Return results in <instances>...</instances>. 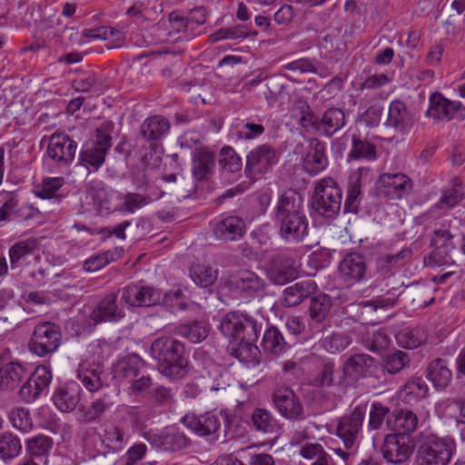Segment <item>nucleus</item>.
<instances>
[{"label":"nucleus","instance_id":"1","mask_svg":"<svg viewBox=\"0 0 465 465\" xmlns=\"http://www.w3.org/2000/svg\"><path fill=\"white\" fill-rule=\"evenodd\" d=\"M150 353L158 362L159 371L163 376L177 380L186 375L188 361L180 341L168 336L160 337L152 343Z\"/></svg>","mask_w":465,"mask_h":465},{"label":"nucleus","instance_id":"2","mask_svg":"<svg viewBox=\"0 0 465 465\" xmlns=\"http://www.w3.org/2000/svg\"><path fill=\"white\" fill-rule=\"evenodd\" d=\"M341 190L331 177H324L314 183L312 207L321 216L335 217L341 206Z\"/></svg>","mask_w":465,"mask_h":465},{"label":"nucleus","instance_id":"3","mask_svg":"<svg viewBox=\"0 0 465 465\" xmlns=\"http://www.w3.org/2000/svg\"><path fill=\"white\" fill-rule=\"evenodd\" d=\"M262 323L247 314L230 312L225 314L219 329L230 344L244 339L257 340L262 331Z\"/></svg>","mask_w":465,"mask_h":465},{"label":"nucleus","instance_id":"4","mask_svg":"<svg viewBox=\"0 0 465 465\" xmlns=\"http://www.w3.org/2000/svg\"><path fill=\"white\" fill-rule=\"evenodd\" d=\"M455 450L454 442L429 435L418 448L416 465H448Z\"/></svg>","mask_w":465,"mask_h":465},{"label":"nucleus","instance_id":"5","mask_svg":"<svg viewBox=\"0 0 465 465\" xmlns=\"http://www.w3.org/2000/svg\"><path fill=\"white\" fill-rule=\"evenodd\" d=\"M181 291L177 290L170 293H163L160 290L143 283H135L125 286L121 291V299L129 307L153 306L163 300L178 299Z\"/></svg>","mask_w":465,"mask_h":465},{"label":"nucleus","instance_id":"6","mask_svg":"<svg viewBox=\"0 0 465 465\" xmlns=\"http://www.w3.org/2000/svg\"><path fill=\"white\" fill-rule=\"evenodd\" d=\"M62 333L60 327L51 322L36 324L28 342L29 351L39 356L54 353L61 344Z\"/></svg>","mask_w":465,"mask_h":465},{"label":"nucleus","instance_id":"7","mask_svg":"<svg viewBox=\"0 0 465 465\" xmlns=\"http://www.w3.org/2000/svg\"><path fill=\"white\" fill-rule=\"evenodd\" d=\"M111 146V136L102 127L96 129V139L83 145L79 159L88 169L97 171L105 160L107 151Z\"/></svg>","mask_w":465,"mask_h":465},{"label":"nucleus","instance_id":"8","mask_svg":"<svg viewBox=\"0 0 465 465\" xmlns=\"http://www.w3.org/2000/svg\"><path fill=\"white\" fill-rule=\"evenodd\" d=\"M376 268L383 275L391 272L395 266L411 259L412 251L410 247H399L396 242H384L376 246Z\"/></svg>","mask_w":465,"mask_h":465},{"label":"nucleus","instance_id":"9","mask_svg":"<svg viewBox=\"0 0 465 465\" xmlns=\"http://www.w3.org/2000/svg\"><path fill=\"white\" fill-rule=\"evenodd\" d=\"M367 404L357 405L351 413L342 417L336 426V435L347 449L352 448L359 438L367 412Z\"/></svg>","mask_w":465,"mask_h":465},{"label":"nucleus","instance_id":"10","mask_svg":"<svg viewBox=\"0 0 465 465\" xmlns=\"http://www.w3.org/2000/svg\"><path fill=\"white\" fill-rule=\"evenodd\" d=\"M52 378L49 365H38L20 389L22 400L28 403L35 401L40 395L47 391Z\"/></svg>","mask_w":465,"mask_h":465},{"label":"nucleus","instance_id":"11","mask_svg":"<svg viewBox=\"0 0 465 465\" xmlns=\"http://www.w3.org/2000/svg\"><path fill=\"white\" fill-rule=\"evenodd\" d=\"M453 239L454 235L444 225L433 231L430 237V244L434 249L430 259L436 265L441 266L453 262L451 256V252L455 250Z\"/></svg>","mask_w":465,"mask_h":465},{"label":"nucleus","instance_id":"12","mask_svg":"<svg viewBox=\"0 0 465 465\" xmlns=\"http://www.w3.org/2000/svg\"><path fill=\"white\" fill-rule=\"evenodd\" d=\"M413 451V445L407 435L402 433L389 434L385 437L381 452L384 459L391 463L406 461Z\"/></svg>","mask_w":465,"mask_h":465},{"label":"nucleus","instance_id":"13","mask_svg":"<svg viewBox=\"0 0 465 465\" xmlns=\"http://www.w3.org/2000/svg\"><path fill=\"white\" fill-rule=\"evenodd\" d=\"M379 192L390 199H401L412 190L411 180L402 173L380 175L378 179Z\"/></svg>","mask_w":465,"mask_h":465},{"label":"nucleus","instance_id":"14","mask_svg":"<svg viewBox=\"0 0 465 465\" xmlns=\"http://www.w3.org/2000/svg\"><path fill=\"white\" fill-rule=\"evenodd\" d=\"M77 144L64 134L50 136L46 155L54 163L64 165L71 163L75 155Z\"/></svg>","mask_w":465,"mask_h":465},{"label":"nucleus","instance_id":"15","mask_svg":"<svg viewBox=\"0 0 465 465\" xmlns=\"http://www.w3.org/2000/svg\"><path fill=\"white\" fill-rule=\"evenodd\" d=\"M181 420L186 428L201 437L211 436L214 438L221 427L220 419L213 412H206L203 415L189 413L183 417Z\"/></svg>","mask_w":465,"mask_h":465},{"label":"nucleus","instance_id":"16","mask_svg":"<svg viewBox=\"0 0 465 465\" xmlns=\"http://www.w3.org/2000/svg\"><path fill=\"white\" fill-rule=\"evenodd\" d=\"M145 362L137 354H129L119 359L113 366L112 374L114 381L121 385L129 382L140 375Z\"/></svg>","mask_w":465,"mask_h":465},{"label":"nucleus","instance_id":"17","mask_svg":"<svg viewBox=\"0 0 465 465\" xmlns=\"http://www.w3.org/2000/svg\"><path fill=\"white\" fill-rule=\"evenodd\" d=\"M151 442L164 451L175 452L182 450L190 444L189 438L179 428L170 426L153 434Z\"/></svg>","mask_w":465,"mask_h":465},{"label":"nucleus","instance_id":"18","mask_svg":"<svg viewBox=\"0 0 465 465\" xmlns=\"http://www.w3.org/2000/svg\"><path fill=\"white\" fill-rule=\"evenodd\" d=\"M366 270L365 258L358 252L347 254L339 264L340 277L348 284L361 281L365 276Z\"/></svg>","mask_w":465,"mask_h":465},{"label":"nucleus","instance_id":"19","mask_svg":"<svg viewBox=\"0 0 465 465\" xmlns=\"http://www.w3.org/2000/svg\"><path fill=\"white\" fill-rule=\"evenodd\" d=\"M94 323L118 322L124 317V311L117 305V294L105 295L89 315Z\"/></svg>","mask_w":465,"mask_h":465},{"label":"nucleus","instance_id":"20","mask_svg":"<svg viewBox=\"0 0 465 465\" xmlns=\"http://www.w3.org/2000/svg\"><path fill=\"white\" fill-rule=\"evenodd\" d=\"M277 162L275 151L271 146L262 144L252 150L247 155L246 171L261 173L266 172Z\"/></svg>","mask_w":465,"mask_h":465},{"label":"nucleus","instance_id":"21","mask_svg":"<svg viewBox=\"0 0 465 465\" xmlns=\"http://www.w3.org/2000/svg\"><path fill=\"white\" fill-rule=\"evenodd\" d=\"M412 124V115L408 111L405 104L400 100L392 101L389 106L385 125L401 134H407L411 129Z\"/></svg>","mask_w":465,"mask_h":465},{"label":"nucleus","instance_id":"22","mask_svg":"<svg viewBox=\"0 0 465 465\" xmlns=\"http://www.w3.org/2000/svg\"><path fill=\"white\" fill-rule=\"evenodd\" d=\"M215 237L224 241H237L245 232V223L238 216H227L213 223Z\"/></svg>","mask_w":465,"mask_h":465},{"label":"nucleus","instance_id":"23","mask_svg":"<svg viewBox=\"0 0 465 465\" xmlns=\"http://www.w3.org/2000/svg\"><path fill=\"white\" fill-rule=\"evenodd\" d=\"M81 389L74 381L65 383L59 387L53 395V401L55 407L63 412L74 411L80 401Z\"/></svg>","mask_w":465,"mask_h":465},{"label":"nucleus","instance_id":"24","mask_svg":"<svg viewBox=\"0 0 465 465\" xmlns=\"http://www.w3.org/2000/svg\"><path fill=\"white\" fill-rule=\"evenodd\" d=\"M328 165L325 148L318 139L310 142V151L302 162V167L310 175H317Z\"/></svg>","mask_w":465,"mask_h":465},{"label":"nucleus","instance_id":"25","mask_svg":"<svg viewBox=\"0 0 465 465\" xmlns=\"http://www.w3.org/2000/svg\"><path fill=\"white\" fill-rule=\"evenodd\" d=\"M460 109V103L446 99L440 94H433L430 97L427 114L436 120H450Z\"/></svg>","mask_w":465,"mask_h":465},{"label":"nucleus","instance_id":"26","mask_svg":"<svg viewBox=\"0 0 465 465\" xmlns=\"http://www.w3.org/2000/svg\"><path fill=\"white\" fill-rule=\"evenodd\" d=\"M215 158L213 153L199 149L193 155L192 173L197 181L208 180L213 173Z\"/></svg>","mask_w":465,"mask_h":465},{"label":"nucleus","instance_id":"27","mask_svg":"<svg viewBox=\"0 0 465 465\" xmlns=\"http://www.w3.org/2000/svg\"><path fill=\"white\" fill-rule=\"evenodd\" d=\"M373 364V359L365 353L354 354L343 363L342 371L351 380H359L367 375Z\"/></svg>","mask_w":465,"mask_h":465},{"label":"nucleus","instance_id":"28","mask_svg":"<svg viewBox=\"0 0 465 465\" xmlns=\"http://www.w3.org/2000/svg\"><path fill=\"white\" fill-rule=\"evenodd\" d=\"M84 35L91 40H105L109 48H119L125 43L124 32L109 26L85 29Z\"/></svg>","mask_w":465,"mask_h":465},{"label":"nucleus","instance_id":"29","mask_svg":"<svg viewBox=\"0 0 465 465\" xmlns=\"http://www.w3.org/2000/svg\"><path fill=\"white\" fill-rule=\"evenodd\" d=\"M35 248L36 241L35 239L19 241L11 246L8 252L11 269L16 270L25 266Z\"/></svg>","mask_w":465,"mask_h":465},{"label":"nucleus","instance_id":"30","mask_svg":"<svg viewBox=\"0 0 465 465\" xmlns=\"http://www.w3.org/2000/svg\"><path fill=\"white\" fill-rule=\"evenodd\" d=\"M117 414L124 423L135 430L142 429L150 417L148 408L143 406L121 405L117 408Z\"/></svg>","mask_w":465,"mask_h":465},{"label":"nucleus","instance_id":"31","mask_svg":"<svg viewBox=\"0 0 465 465\" xmlns=\"http://www.w3.org/2000/svg\"><path fill=\"white\" fill-rule=\"evenodd\" d=\"M256 341L244 339L230 344L231 354L240 361L255 366L259 363L258 357L260 354L258 347L254 344Z\"/></svg>","mask_w":465,"mask_h":465},{"label":"nucleus","instance_id":"32","mask_svg":"<svg viewBox=\"0 0 465 465\" xmlns=\"http://www.w3.org/2000/svg\"><path fill=\"white\" fill-rule=\"evenodd\" d=\"M428 379L436 388H446L451 381L452 372L442 359H435L428 366Z\"/></svg>","mask_w":465,"mask_h":465},{"label":"nucleus","instance_id":"33","mask_svg":"<svg viewBox=\"0 0 465 465\" xmlns=\"http://www.w3.org/2000/svg\"><path fill=\"white\" fill-rule=\"evenodd\" d=\"M101 440L109 450L120 451L127 444L129 437L122 428L111 424L104 427Z\"/></svg>","mask_w":465,"mask_h":465},{"label":"nucleus","instance_id":"34","mask_svg":"<svg viewBox=\"0 0 465 465\" xmlns=\"http://www.w3.org/2000/svg\"><path fill=\"white\" fill-rule=\"evenodd\" d=\"M292 448H294L292 450V462L294 463H302V459L306 460H312L313 459L319 460V457L321 458L327 454L323 447L316 442H292Z\"/></svg>","mask_w":465,"mask_h":465},{"label":"nucleus","instance_id":"35","mask_svg":"<svg viewBox=\"0 0 465 465\" xmlns=\"http://www.w3.org/2000/svg\"><path fill=\"white\" fill-rule=\"evenodd\" d=\"M429 387L420 377L411 378L401 391V398L409 404L418 401L427 396Z\"/></svg>","mask_w":465,"mask_h":465},{"label":"nucleus","instance_id":"36","mask_svg":"<svg viewBox=\"0 0 465 465\" xmlns=\"http://www.w3.org/2000/svg\"><path fill=\"white\" fill-rule=\"evenodd\" d=\"M168 120L160 115L146 118L141 125V133L146 139L157 140L168 132Z\"/></svg>","mask_w":465,"mask_h":465},{"label":"nucleus","instance_id":"37","mask_svg":"<svg viewBox=\"0 0 465 465\" xmlns=\"http://www.w3.org/2000/svg\"><path fill=\"white\" fill-rule=\"evenodd\" d=\"M25 376L24 367L15 362H10L0 369V388L12 390L15 388Z\"/></svg>","mask_w":465,"mask_h":465},{"label":"nucleus","instance_id":"38","mask_svg":"<svg viewBox=\"0 0 465 465\" xmlns=\"http://www.w3.org/2000/svg\"><path fill=\"white\" fill-rule=\"evenodd\" d=\"M232 284L240 292H253L263 288V281L251 271H242L232 280Z\"/></svg>","mask_w":465,"mask_h":465},{"label":"nucleus","instance_id":"39","mask_svg":"<svg viewBox=\"0 0 465 465\" xmlns=\"http://www.w3.org/2000/svg\"><path fill=\"white\" fill-rule=\"evenodd\" d=\"M361 193V175L359 172L351 174L349 178V186L347 196L344 202V211L346 213H357L359 207V197Z\"/></svg>","mask_w":465,"mask_h":465},{"label":"nucleus","instance_id":"40","mask_svg":"<svg viewBox=\"0 0 465 465\" xmlns=\"http://www.w3.org/2000/svg\"><path fill=\"white\" fill-rule=\"evenodd\" d=\"M190 277L196 285L207 288L217 281L218 270L210 265L197 263L190 269Z\"/></svg>","mask_w":465,"mask_h":465},{"label":"nucleus","instance_id":"41","mask_svg":"<svg viewBox=\"0 0 465 465\" xmlns=\"http://www.w3.org/2000/svg\"><path fill=\"white\" fill-rule=\"evenodd\" d=\"M291 200L287 193H283L276 210L275 221L280 227L281 234L284 239L291 235Z\"/></svg>","mask_w":465,"mask_h":465},{"label":"nucleus","instance_id":"42","mask_svg":"<svg viewBox=\"0 0 465 465\" xmlns=\"http://www.w3.org/2000/svg\"><path fill=\"white\" fill-rule=\"evenodd\" d=\"M270 280L278 285L289 282L291 278V262L288 257H277L268 271Z\"/></svg>","mask_w":465,"mask_h":465},{"label":"nucleus","instance_id":"43","mask_svg":"<svg viewBox=\"0 0 465 465\" xmlns=\"http://www.w3.org/2000/svg\"><path fill=\"white\" fill-rule=\"evenodd\" d=\"M209 333V325L205 322H194L190 324H181L176 328V334L197 343L203 341Z\"/></svg>","mask_w":465,"mask_h":465},{"label":"nucleus","instance_id":"44","mask_svg":"<svg viewBox=\"0 0 465 465\" xmlns=\"http://www.w3.org/2000/svg\"><path fill=\"white\" fill-rule=\"evenodd\" d=\"M298 196V210L292 213V242H302L308 236V221L300 209L303 203V196L301 193L294 192Z\"/></svg>","mask_w":465,"mask_h":465},{"label":"nucleus","instance_id":"45","mask_svg":"<svg viewBox=\"0 0 465 465\" xmlns=\"http://www.w3.org/2000/svg\"><path fill=\"white\" fill-rule=\"evenodd\" d=\"M345 124L344 112L339 108L328 109L322 118V126L326 135L331 136Z\"/></svg>","mask_w":465,"mask_h":465},{"label":"nucleus","instance_id":"46","mask_svg":"<svg viewBox=\"0 0 465 465\" xmlns=\"http://www.w3.org/2000/svg\"><path fill=\"white\" fill-rule=\"evenodd\" d=\"M119 257L120 252L117 250L94 253L84 262L83 268L85 272H94L103 269L111 262L116 261Z\"/></svg>","mask_w":465,"mask_h":465},{"label":"nucleus","instance_id":"47","mask_svg":"<svg viewBox=\"0 0 465 465\" xmlns=\"http://www.w3.org/2000/svg\"><path fill=\"white\" fill-rule=\"evenodd\" d=\"M25 445L26 450L31 456L46 459L53 448V440L48 436L39 434L27 439Z\"/></svg>","mask_w":465,"mask_h":465},{"label":"nucleus","instance_id":"48","mask_svg":"<svg viewBox=\"0 0 465 465\" xmlns=\"http://www.w3.org/2000/svg\"><path fill=\"white\" fill-rule=\"evenodd\" d=\"M101 371L99 367H87L80 365L77 371V378L83 386L91 392L97 391L102 388L103 382L100 377Z\"/></svg>","mask_w":465,"mask_h":465},{"label":"nucleus","instance_id":"49","mask_svg":"<svg viewBox=\"0 0 465 465\" xmlns=\"http://www.w3.org/2000/svg\"><path fill=\"white\" fill-rule=\"evenodd\" d=\"M262 347L266 352L280 355L285 351L286 342L278 329L272 327L265 331Z\"/></svg>","mask_w":465,"mask_h":465},{"label":"nucleus","instance_id":"50","mask_svg":"<svg viewBox=\"0 0 465 465\" xmlns=\"http://www.w3.org/2000/svg\"><path fill=\"white\" fill-rule=\"evenodd\" d=\"M220 165L223 174L232 175H239L242 166L240 156L231 147L222 149Z\"/></svg>","mask_w":465,"mask_h":465},{"label":"nucleus","instance_id":"51","mask_svg":"<svg viewBox=\"0 0 465 465\" xmlns=\"http://www.w3.org/2000/svg\"><path fill=\"white\" fill-rule=\"evenodd\" d=\"M22 450L20 440L10 432L0 434V458L2 460H13L17 457Z\"/></svg>","mask_w":465,"mask_h":465},{"label":"nucleus","instance_id":"52","mask_svg":"<svg viewBox=\"0 0 465 465\" xmlns=\"http://www.w3.org/2000/svg\"><path fill=\"white\" fill-rule=\"evenodd\" d=\"M64 181L62 177L45 178L42 183L35 186V193L42 199H52L60 196V189Z\"/></svg>","mask_w":465,"mask_h":465},{"label":"nucleus","instance_id":"53","mask_svg":"<svg viewBox=\"0 0 465 465\" xmlns=\"http://www.w3.org/2000/svg\"><path fill=\"white\" fill-rule=\"evenodd\" d=\"M418 427L417 415L409 410H400L395 415L394 430L397 433L407 435Z\"/></svg>","mask_w":465,"mask_h":465},{"label":"nucleus","instance_id":"54","mask_svg":"<svg viewBox=\"0 0 465 465\" xmlns=\"http://www.w3.org/2000/svg\"><path fill=\"white\" fill-rule=\"evenodd\" d=\"M169 35L173 40H189L193 38V35H190L188 24L184 16L172 13L169 17Z\"/></svg>","mask_w":465,"mask_h":465},{"label":"nucleus","instance_id":"55","mask_svg":"<svg viewBox=\"0 0 465 465\" xmlns=\"http://www.w3.org/2000/svg\"><path fill=\"white\" fill-rule=\"evenodd\" d=\"M331 306V299L327 295H319L311 299L310 316L317 322L324 320Z\"/></svg>","mask_w":465,"mask_h":465},{"label":"nucleus","instance_id":"56","mask_svg":"<svg viewBox=\"0 0 465 465\" xmlns=\"http://www.w3.org/2000/svg\"><path fill=\"white\" fill-rule=\"evenodd\" d=\"M352 341V339L344 332H333L322 340V347L331 353L343 351Z\"/></svg>","mask_w":465,"mask_h":465},{"label":"nucleus","instance_id":"57","mask_svg":"<svg viewBox=\"0 0 465 465\" xmlns=\"http://www.w3.org/2000/svg\"><path fill=\"white\" fill-rule=\"evenodd\" d=\"M349 157L351 159L364 158L368 160H375L376 150L374 145L371 143L353 136L352 147L350 151Z\"/></svg>","mask_w":465,"mask_h":465},{"label":"nucleus","instance_id":"58","mask_svg":"<svg viewBox=\"0 0 465 465\" xmlns=\"http://www.w3.org/2000/svg\"><path fill=\"white\" fill-rule=\"evenodd\" d=\"M273 404L277 411L285 418H291V389L278 387L273 393Z\"/></svg>","mask_w":465,"mask_h":465},{"label":"nucleus","instance_id":"59","mask_svg":"<svg viewBox=\"0 0 465 465\" xmlns=\"http://www.w3.org/2000/svg\"><path fill=\"white\" fill-rule=\"evenodd\" d=\"M12 425L24 433L29 432L33 428V421L29 411L25 409H15L9 414Z\"/></svg>","mask_w":465,"mask_h":465},{"label":"nucleus","instance_id":"60","mask_svg":"<svg viewBox=\"0 0 465 465\" xmlns=\"http://www.w3.org/2000/svg\"><path fill=\"white\" fill-rule=\"evenodd\" d=\"M390 409L381 402H373L369 411L368 429L378 430L381 428L385 417L389 414Z\"/></svg>","mask_w":465,"mask_h":465},{"label":"nucleus","instance_id":"61","mask_svg":"<svg viewBox=\"0 0 465 465\" xmlns=\"http://www.w3.org/2000/svg\"><path fill=\"white\" fill-rule=\"evenodd\" d=\"M292 111L296 117L299 116V124L305 132H309L310 130H313L315 128L317 119L312 114L309 105L306 103L299 102Z\"/></svg>","mask_w":465,"mask_h":465},{"label":"nucleus","instance_id":"62","mask_svg":"<svg viewBox=\"0 0 465 465\" xmlns=\"http://www.w3.org/2000/svg\"><path fill=\"white\" fill-rule=\"evenodd\" d=\"M253 427L262 432H271L274 428V420L272 414L263 409H256L252 415Z\"/></svg>","mask_w":465,"mask_h":465},{"label":"nucleus","instance_id":"63","mask_svg":"<svg viewBox=\"0 0 465 465\" xmlns=\"http://www.w3.org/2000/svg\"><path fill=\"white\" fill-rule=\"evenodd\" d=\"M206 17L207 11L204 7H196L191 10L188 16L185 17L190 35H193V37H195L202 33L200 26L205 24Z\"/></svg>","mask_w":465,"mask_h":465},{"label":"nucleus","instance_id":"64","mask_svg":"<svg viewBox=\"0 0 465 465\" xmlns=\"http://www.w3.org/2000/svg\"><path fill=\"white\" fill-rule=\"evenodd\" d=\"M153 201L152 198L146 195L127 193L123 197V210L129 213H134L142 207L149 204Z\"/></svg>","mask_w":465,"mask_h":465}]
</instances>
